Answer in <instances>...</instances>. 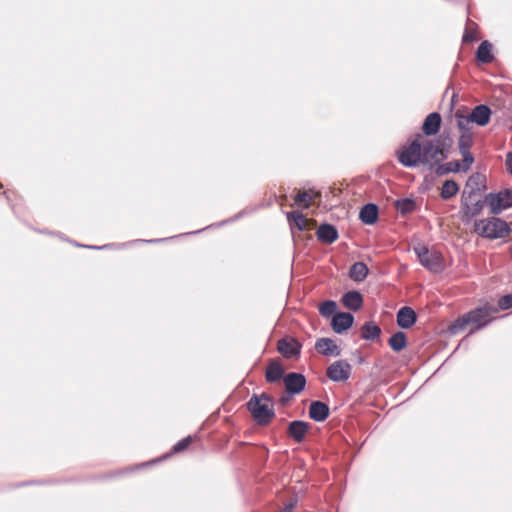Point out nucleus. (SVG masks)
<instances>
[{"label":"nucleus","mask_w":512,"mask_h":512,"mask_svg":"<svg viewBox=\"0 0 512 512\" xmlns=\"http://www.w3.org/2000/svg\"><path fill=\"white\" fill-rule=\"evenodd\" d=\"M298 504V497L292 496L280 512H292Z\"/></svg>","instance_id":"42"},{"label":"nucleus","mask_w":512,"mask_h":512,"mask_svg":"<svg viewBox=\"0 0 512 512\" xmlns=\"http://www.w3.org/2000/svg\"><path fill=\"white\" fill-rule=\"evenodd\" d=\"M191 441H192L191 436H187V437L181 439L180 441H178L176 444L173 445L172 453H179V452L185 450L189 446Z\"/></svg>","instance_id":"41"},{"label":"nucleus","mask_w":512,"mask_h":512,"mask_svg":"<svg viewBox=\"0 0 512 512\" xmlns=\"http://www.w3.org/2000/svg\"><path fill=\"white\" fill-rule=\"evenodd\" d=\"M456 118H457V126L459 128V130L462 132H468V133H472L471 132V123H473L472 120L469 119V115H462L460 114L459 112H457L455 114Z\"/></svg>","instance_id":"37"},{"label":"nucleus","mask_w":512,"mask_h":512,"mask_svg":"<svg viewBox=\"0 0 512 512\" xmlns=\"http://www.w3.org/2000/svg\"><path fill=\"white\" fill-rule=\"evenodd\" d=\"M422 266L432 273H442L445 269L443 256L440 252L432 251L430 256L422 261Z\"/></svg>","instance_id":"22"},{"label":"nucleus","mask_w":512,"mask_h":512,"mask_svg":"<svg viewBox=\"0 0 512 512\" xmlns=\"http://www.w3.org/2000/svg\"><path fill=\"white\" fill-rule=\"evenodd\" d=\"M27 483H20L19 485H17L18 487L20 486H23V485H26Z\"/></svg>","instance_id":"54"},{"label":"nucleus","mask_w":512,"mask_h":512,"mask_svg":"<svg viewBox=\"0 0 512 512\" xmlns=\"http://www.w3.org/2000/svg\"><path fill=\"white\" fill-rule=\"evenodd\" d=\"M75 245L79 246V247L88 248V249H94V250H101V249H105V248L109 247V245L96 246V245H82V244H79V243H75Z\"/></svg>","instance_id":"47"},{"label":"nucleus","mask_w":512,"mask_h":512,"mask_svg":"<svg viewBox=\"0 0 512 512\" xmlns=\"http://www.w3.org/2000/svg\"><path fill=\"white\" fill-rule=\"evenodd\" d=\"M486 189V176L480 172H475L468 177L461 196L474 197Z\"/></svg>","instance_id":"10"},{"label":"nucleus","mask_w":512,"mask_h":512,"mask_svg":"<svg viewBox=\"0 0 512 512\" xmlns=\"http://www.w3.org/2000/svg\"><path fill=\"white\" fill-rule=\"evenodd\" d=\"M413 250H414L415 254L417 255L418 260L421 265H422V261L427 259L431 254V252L429 251V248L425 244H418V245L414 246Z\"/></svg>","instance_id":"38"},{"label":"nucleus","mask_w":512,"mask_h":512,"mask_svg":"<svg viewBox=\"0 0 512 512\" xmlns=\"http://www.w3.org/2000/svg\"><path fill=\"white\" fill-rule=\"evenodd\" d=\"M294 396H290L289 392H284L281 394L280 398H279V403L282 405V406H286L289 401L291 400V398H293Z\"/></svg>","instance_id":"45"},{"label":"nucleus","mask_w":512,"mask_h":512,"mask_svg":"<svg viewBox=\"0 0 512 512\" xmlns=\"http://www.w3.org/2000/svg\"><path fill=\"white\" fill-rule=\"evenodd\" d=\"M460 154L462 155V162H463V165H461V171L466 172L470 169V167L474 163L475 158L470 150H468L466 152H460Z\"/></svg>","instance_id":"39"},{"label":"nucleus","mask_w":512,"mask_h":512,"mask_svg":"<svg viewBox=\"0 0 512 512\" xmlns=\"http://www.w3.org/2000/svg\"><path fill=\"white\" fill-rule=\"evenodd\" d=\"M475 40V37L473 35V32H468L466 31L464 34H463V37H462V41L463 42H470V41H474Z\"/></svg>","instance_id":"48"},{"label":"nucleus","mask_w":512,"mask_h":512,"mask_svg":"<svg viewBox=\"0 0 512 512\" xmlns=\"http://www.w3.org/2000/svg\"><path fill=\"white\" fill-rule=\"evenodd\" d=\"M354 321L352 313L340 311L332 317L330 326L336 334H343L353 326Z\"/></svg>","instance_id":"11"},{"label":"nucleus","mask_w":512,"mask_h":512,"mask_svg":"<svg viewBox=\"0 0 512 512\" xmlns=\"http://www.w3.org/2000/svg\"><path fill=\"white\" fill-rule=\"evenodd\" d=\"M256 397L259 399V403H268V404L273 405V402H274L273 397L266 392H263L261 394H256Z\"/></svg>","instance_id":"43"},{"label":"nucleus","mask_w":512,"mask_h":512,"mask_svg":"<svg viewBox=\"0 0 512 512\" xmlns=\"http://www.w3.org/2000/svg\"><path fill=\"white\" fill-rule=\"evenodd\" d=\"M309 417L315 422H324L330 415L328 404L320 400H314L309 406Z\"/></svg>","instance_id":"16"},{"label":"nucleus","mask_w":512,"mask_h":512,"mask_svg":"<svg viewBox=\"0 0 512 512\" xmlns=\"http://www.w3.org/2000/svg\"><path fill=\"white\" fill-rule=\"evenodd\" d=\"M168 457H169V454H166L163 456V459H166ZM161 460H162V458H159V459L153 460L152 463L160 462ZM149 464H151V462L144 463V464H142V466L149 465Z\"/></svg>","instance_id":"50"},{"label":"nucleus","mask_w":512,"mask_h":512,"mask_svg":"<svg viewBox=\"0 0 512 512\" xmlns=\"http://www.w3.org/2000/svg\"><path fill=\"white\" fill-rule=\"evenodd\" d=\"M407 344H408L407 336H406L405 332H403V331L395 332L394 334H392V336L388 340L389 347L394 352H397V353L404 350L407 347Z\"/></svg>","instance_id":"28"},{"label":"nucleus","mask_w":512,"mask_h":512,"mask_svg":"<svg viewBox=\"0 0 512 512\" xmlns=\"http://www.w3.org/2000/svg\"><path fill=\"white\" fill-rule=\"evenodd\" d=\"M381 328L374 321H367L361 327V338L367 341L379 339Z\"/></svg>","instance_id":"26"},{"label":"nucleus","mask_w":512,"mask_h":512,"mask_svg":"<svg viewBox=\"0 0 512 512\" xmlns=\"http://www.w3.org/2000/svg\"><path fill=\"white\" fill-rule=\"evenodd\" d=\"M417 321L416 312L409 306L401 307L396 315L397 325L402 329L411 328Z\"/></svg>","instance_id":"17"},{"label":"nucleus","mask_w":512,"mask_h":512,"mask_svg":"<svg viewBox=\"0 0 512 512\" xmlns=\"http://www.w3.org/2000/svg\"><path fill=\"white\" fill-rule=\"evenodd\" d=\"M337 309L338 306L334 300H325L319 306V313L324 318H332L335 314L339 312L337 311Z\"/></svg>","instance_id":"33"},{"label":"nucleus","mask_w":512,"mask_h":512,"mask_svg":"<svg viewBox=\"0 0 512 512\" xmlns=\"http://www.w3.org/2000/svg\"><path fill=\"white\" fill-rule=\"evenodd\" d=\"M474 143L473 134L468 132L460 133L458 138L459 152H466L471 149Z\"/></svg>","instance_id":"35"},{"label":"nucleus","mask_w":512,"mask_h":512,"mask_svg":"<svg viewBox=\"0 0 512 512\" xmlns=\"http://www.w3.org/2000/svg\"><path fill=\"white\" fill-rule=\"evenodd\" d=\"M485 204H487L485 199L473 201V197L461 196L459 211L461 221L464 224L471 223L476 216L482 213Z\"/></svg>","instance_id":"6"},{"label":"nucleus","mask_w":512,"mask_h":512,"mask_svg":"<svg viewBox=\"0 0 512 512\" xmlns=\"http://www.w3.org/2000/svg\"><path fill=\"white\" fill-rule=\"evenodd\" d=\"M492 110L487 104L476 105L469 114V119L476 125L484 127L491 120Z\"/></svg>","instance_id":"13"},{"label":"nucleus","mask_w":512,"mask_h":512,"mask_svg":"<svg viewBox=\"0 0 512 512\" xmlns=\"http://www.w3.org/2000/svg\"><path fill=\"white\" fill-rule=\"evenodd\" d=\"M435 146L436 144L434 143L433 140H425L424 142H421L422 157L424 158L426 165H430V168L433 167L431 160H433L434 164H436L437 155H434Z\"/></svg>","instance_id":"29"},{"label":"nucleus","mask_w":512,"mask_h":512,"mask_svg":"<svg viewBox=\"0 0 512 512\" xmlns=\"http://www.w3.org/2000/svg\"><path fill=\"white\" fill-rule=\"evenodd\" d=\"M457 98V95L456 94H453L452 96V99H451V107L454 106V102H455V99Z\"/></svg>","instance_id":"52"},{"label":"nucleus","mask_w":512,"mask_h":512,"mask_svg":"<svg viewBox=\"0 0 512 512\" xmlns=\"http://www.w3.org/2000/svg\"><path fill=\"white\" fill-rule=\"evenodd\" d=\"M395 209L398 213L405 216L417 210V202L412 197L399 198L394 202Z\"/></svg>","instance_id":"25"},{"label":"nucleus","mask_w":512,"mask_h":512,"mask_svg":"<svg viewBox=\"0 0 512 512\" xmlns=\"http://www.w3.org/2000/svg\"><path fill=\"white\" fill-rule=\"evenodd\" d=\"M435 174L437 176H444L449 173H458L461 171V163L459 160L450 161L448 163L436 164Z\"/></svg>","instance_id":"31"},{"label":"nucleus","mask_w":512,"mask_h":512,"mask_svg":"<svg viewBox=\"0 0 512 512\" xmlns=\"http://www.w3.org/2000/svg\"><path fill=\"white\" fill-rule=\"evenodd\" d=\"M498 307L502 311L512 308V293L501 296L498 300Z\"/></svg>","instance_id":"40"},{"label":"nucleus","mask_w":512,"mask_h":512,"mask_svg":"<svg viewBox=\"0 0 512 512\" xmlns=\"http://www.w3.org/2000/svg\"><path fill=\"white\" fill-rule=\"evenodd\" d=\"M170 238H158V239H149V240H140L141 242L146 243H159L169 240Z\"/></svg>","instance_id":"49"},{"label":"nucleus","mask_w":512,"mask_h":512,"mask_svg":"<svg viewBox=\"0 0 512 512\" xmlns=\"http://www.w3.org/2000/svg\"><path fill=\"white\" fill-rule=\"evenodd\" d=\"M496 311L494 307L486 304L467 312L466 316L469 318L470 325L472 326L469 333L472 334L486 327L492 321L490 318L491 314Z\"/></svg>","instance_id":"5"},{"label":"nucleus","mask_w":512,"mask_h":512,"mask_svg":"<svg viewBox=\"0 0 512 512\" xmlns=\"http://www.w3.org/2000/svg\"><path fill=\"white\" fill-rule=\"evenodd\" d=\"M474 231L482 238L495 240L507 237L511 232V227L504 219L491 217L475 220Z\"/></svg>","instance_id":"1"},{"label":"nucleus","mask_w":512,"mask_h":512,"mask_svg":"<svg viewBox=\"0 0 512 512\" xmlns=\"http://www.w3.org/2000/svg\"><path fill=\"white\" fill-rule=\"evenodd\" d=\"M283 382L286 392H289L290 396H296L305 390L307 380L302 373L288 372L284 376Z\"/></svg>","instance_id":"9"},{"label":"nucleus","mask_w":512,"mask_h":512,"mask_svg":"<svg viewBox=\"0 0 512 512\" xmlns=\"http://www.w3.org/2000/svg\"><path fill=\"white\" fill-rule=\"evenodd\" d=\"M453 143L454 141L451 136L444 134L439 136L434 149V155H437L436 164H439L448 158V153L452 148Z\"/></svg>","instance_id":"15"},{"label":"nucleus","mask_w":512,"mask_h":512,"mask_svg":"<svg viewBox=\"0 0 512 512\" xmlns=\"http://www.w3.org/2000/svg\"><path fill=\"white\" fill-rule=\"evenodd\" d=\"M312 199L313 195L309 191H299L294 197V203L303 209H307Z\"/></svg>","instance_id":"36"},{"label":"nucleus","mask_w":512,"mask_h":512,"mask_svg":"<svg viewBox=\"0 0 512 512\" xmlns=\"http://www.w3.org/2000/svg\"><path fill=\"white\" fill-rule=\"evenodd\" d=\"M302 347V343L290 335H285L277 341V351L286 359L299 358Z\"/></svg>","instance_id":"7"},{"label":"nucleus","mask_w":512,"mask_h":512,"mask_svg":"<svg viewBox=\"0 0 512 512\" xmlns=\"http://www.w3.org/2000/svg\"><path fill=\"white\" fill-rule=\"evenodd\" d=\"M505 165L508 173L512 176V151L507 153Z\"/></svg>","instance_id":"46"},{"label":"nucleus","mask_w":512,"mask_h":512,"mask_svg":"<svg viewBox=\"0 0 512 512\" xmlns=\"http://www.w3.org/2000/svg\"><path fill=\"white\" fill-rule=\"evenodd\" d=\"M310 429V424L303 420H293L288 423L287 435L296 443H302Z\"/></svg>","instance_id":"12"},{"label":"nucleus","mask_w":512,"mask_h":512,"mask_svg":"<svg viewBox=\"0 0 512 512\" xmlns=\"http://www.w3.org/2000/svg\"><path fill=\"white\" fill-rule=\"evenodd\" d=\"M369 269L362 261L353 263L349 269V277L355 282H362L368 276Z\"/></svg>","instance_id":"27"},{"label":"nucleus","mask_w":512,"mask_h":512,"mask_svg":"<svg viewBox=\"0 0 512 512\" xmlns=\"http://www.w3.org/2000/svg\"><path fill=\"white\" fill-rule=\"evenodd\" d=\"M470 325L469 318H467L466 313L459 316L455 319L448 327V331L450 334L455 335L461 332L464 328Z\"/></svg>","instance_id":"34"},{"label":"nucleus","mask_w":512,"mask_h":512,"mask_svg":"<svg viewBox=\"0 0 512 512\" xmlns=\"http://www.w3.org/2000/svg\"><path fill=\"white\" fill-rule=\"evenodd\" d=\"M316 237L323 244H332L339 238V232L335 225L324 222L318 226Z\"/></svg>","instance_id":"14"},{"label":"nucleus","mask_w":512,"mask_h":512,"mask_svg":"<svg viewBox=\"0 0 512 512\" xmlns=\"http://www.w3.org/2000/svg\"><path fill=\"white\" fill-rule=\"evenodd\" d=\"M245 214V211H240L239 213H237L235 216H233L232 218H229V219H226V220H223L221 221L220 223L216 224L217 227H220V226H223L225 224H228V223H231L233 221H236L238 219H240L243 215Z\"/></svg>","instance_id":"44"},{"label":"nucleus","mask_w":512,"mask_h":512,"mask_svg":"<svg viewBox=\"0 0 512 512\" xmlns=\"http://www.w3.org/2000/svg\"><path fill=\"white\" fill-rule=\"evenodd\" d=\"M352 367L346 360H337L328 366L326 374L333 382H344L350 378Z\"/></svg>","instance_id":"8"},{"label":"nucleus","mask_w":512,"mask_h":512,"mask_svg":"<svg viewBox=\"0 0 512 512\" xmlns=\"http://www.w3.org/2000/svg\"><path fill=\"white\" fill-rule=\"evenodd\" d=\"M315 348L324 356H339L341 349L334 343L331 338H319L315 343Z\"/></svg>","instance_id":"23"},{"label":"nucleus","mask_w":512,"mask_h":512,"mask_svg":"<svg viewBox=\"0 0 512 512\" xmlns=\"http://www.w3.org/2000/svg\"><path fill=\"white\" fill-rule=\"evenodd\" d=\"M342 304L351 311H358L362 308L364 298L358 290H349L342 295Z\"/></svg>","instance_id":"20"},{"label":"nucleus","mask_w":512,"mask_h":512,"mask_svg":"<svg viewBox=\"0 0 512 512\" xmlns=\"http://www.w3.org/2000/svg\"><path fill=\"white\" fill-rule=\"evenodd\" d=\"M247 410L251 413L254 421L260 426H267L275 417L273 405L268 403H259V399L254 393L246 403Z\"/></svg>","instance_id":"3"},{"label":"nucleus","mask_w":512,"mask_h":512,"mask_svg":"<svg viewBox=\"0 0 512 512\" xmlns=\"http://www.w3.org/2000/svg\"><path fill=\"white\" fill-rule=\"evenodd\" d=\"M485 201L490 207L491 214L498 215L503 210L512 208V188L490 192L485 195Z\"/></svg>","instance_id":"4"},{"label":"nucleus","mask_w":512,"mask_h":512,"mask_svg":"<svg viewBox=\"0 0 512 512\" xmlns=\"http://www.w3.org/2000/svg\"><path fill=\"white\" fill-rule=\"evenodd\" d=\"M379 219V207L369 202L363 205L359 212V220L365 225H374Z\"/></svg>","instance_id":"19"},{"label":"nucleus","mask_w":512,"mask_h":512,"mask_svg":"<svg viewBox=\"0 0 512 512\" xmlns=\"http://www.w3.org/2000/svg\"><path fill=\"white\" fill-rule=\"evenodd\" d=\"M287 218L289 221H292V225L295 226L299 231H304L306 229L308 219L300 211L294 210L288 212Z\"/></svg>","instance_id":"32"},{"label":"nucleus","mask_w":512,"mask_h":512,"mask_svg":"<svg viewBox=\"0 0 512 512\" xmlns=\"http://www.w3.org/2000/svg\"><path fill=\"white\" fill-rule=\"evenodd\" d=\"M442 118L440 113L432 112L426 116L422 124V131L425 136L436 135L441 128Z\"/></svg>","instance_id":"18"},{"label":"nucleus","mask_w":512,"mask_h":512,"mask_svg":"<svg viewBox=\"0 0 512 512\" xmlns=\"http://www.w3.org/2000/svg\"><path fill=\"white\" fill-rule=\"evenodd\" d=\"M422 134H416L415 138L402 145L396 151L398 162L405 168H416L418 165H426L421 154Z\"/></svg>","instance_id":"2"},{"label":"nucleus","mask_w":512,"mask_h":512,"mask_svg":"<svg viewBox=\"0 0 512 512\" xmlns=\"http://www.w3.org/2000/svg\"><path fill=\"white\" fill-rule=\"evenodd\" d=\"M493 45L488 40H483L478 46L475 57L478 63L488 64L494 61L495 57L492 53Z\"/></svg>","instance_id":"24"},{"label":"nucleus","mask_w":512,"mask_h":512,"mask_svg":"<svg viewBox=\"0 0 512 512\" xmlns=\"http://www.w3.org/2000/svg\"><path fill=\"white\" fill-rule=\"evenodd\" d=\"M459 185L453 179L445 180L441 187L440 196L443 200H449L459 192Z\"/></svg>","instance_id":"30"},{"label":"nucleus","mask_w":512,"mask_h":512,"mask_svg":"<svg viewBox=\"0 0 512 512\" xmlns=\"http://www.w3.org/2000/svg\"><path fill=\"white\" fill-rule=\"evenodd\" d=\"M209 227H210V226H208V228H209ZM206 229H207V227H206ZM204 230H205V228H204ZM202 231H203V229H200V230H197V231L191 232L190 234H198V233H200V232H202Z\"/></svg>","instance_id":"53"},{"label":"nucleus","mask_w":512,"mask_h":512,"mask_svg":"<svg viewBox=\"0 0 512 512\" xmlns=\"http://www.w3.org/2000/svg\"><path fill=\"white\" fill-rule=\"evenodd\" d=\"M364 361H365L364 357H363L362 355H360V354H359V355H358V358H357V362H358L359 364H362V363H364Z\"/></svg>","instance_id":"51"},{"label":"nucleus","mask_w":512,"mask_h":512,"mask_svg":"<svg viewBox=\"0 0 512 512\" xmlns=\"http://www.w3.org/2000/svg\"><path fill=\"white\" fill-rule=\"evenodd\" d=\"M283 365L276 359L271 360L266 367L265 379L268 383L279 382L285 376Z\"/></svg>","instance_id":"21"}]
</instances>
